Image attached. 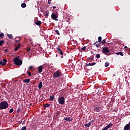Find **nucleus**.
Masks as SVG:
<instances>
[{
	"label": "nucleus",
	"instance_id": "c03bdc74",
	"mask_svg": "<svg viewBox=\"0 0 130 130\" xmlns=\"http://www.w3.org/2000/svg\"><path fill=\"white\" fill-rule=\"evenodd\" d=\"M95 46L97 48H99V45H98V44L95 45Z\"/></svg>",
	"mask_w": 130,
	"mask_h": 130
},
{
	"label": "nucleus",
	"instance_id": "4be33fe9",
	"mask_svg": "<svg viewBox=\"0 0 130 130\" xmlns=\"http://www.w3.org/2000/svg\"><path fill=\"white\" fill-rule=\"evenodd\" d=\"M98 40H99L98 42H100V43H101V42H102V37H99Z\"/></svg>",
	"mask_w": 130,
	"mask_h": 130
},
{
	"label": "nucleus",
	"instance_id": "aec40b11",
	"mask_svg": "<svg viewBox=\"0 0 130 130\" xmlns=\"http://www.w3.org/2000/svg\"><path fill=\"white\" fill-rule=\"evenodd\" d=\"M23 83H30V79H24L23 80Z\"/></svg>",
	"mask_w": 130,
	"mask_h": 130
},
{
	"label": "nucleus",
	"instance_id": "c85d7f7f",
	"mask_svg": "<svg viewBox=\"0 0 130 130\" xmlns=\"http://www.w3.org/2000/svg\"><path fill=\"white\" fill-rule=\"evenodd\" d=\"M4 36H5V34H4V33H1L0 34V38H4Z\"/></svg>",
	"mask_w": 130,
	"mask_h": 130
},
{
	"label": "nucleus",
	"instance_id": "0eeeda50",
	"mask_svg": "<svg viewBox=\"0 0 130 130\" xmlns=\"http://www.w3.org/2000/svg\"><path fill=\"white\" fill-rule=\"evenodd\" d=\"M94 110L95 112H100V111L103 110V107H102V106H96L94 108Z\"/></svg>",
	"mask_w": 130,
	"mask_h": 130
},
{
	"label": "nucleus",
	"instance_id": "f03ea898",
	"mask_svg": "<svg viewBox=\"0 0 130 130\" xmlns=\"http://www.w3.org/2000/svg\"><path fill=\"white\" fill-rule=\"evenodd\" d=\"M19 56L16 57L13 59L14 62L16 66H22V64L23 63V61L19 59Z\"/></svg>",
	"mask_w": 130,
	"mask_h": 130
},
{
	"label": "nucleus",
	"instance_id": "393cba45",
	"mask_svg": "<svg viewBox=\"0 0 130 130\" xmlns=\"http://www.w3.org/2000/svg\"><path fill=\"white\" fill-rule=\"evenodd\" d=\"M5 44V41L4 40H1L0 41V46H2V45H3V44Z\"/></svg>",
	"mask_w": 130,
	"mask_h": 130
},
{
	"label": "nucleus",
	"instance_id": "39448f33",
	"mask_svg": "<svg viewBox=\"0 0 130 130\" xmlns=\"http://www.w3.org/2000/svg\"><path fill=\"white\" fill-rule=\"evenodd\" d=\"M51 18L54 21H58V19H57V18H58V13L57 12H56L55 14L52 13Z\"/></svg>",
	"mask_w": 130,
	"mask_h": 130
},
{
	"label": "nucleus",
	"instance_id": "ea45409f",
	"mask_svg": "<svg viewBox=\"0 0 130 130\" xmlns=\"http://www.w3.org/2000/svg\"><path fill=\"white\" fill-rule=\"evenodd\" d=\"M30 50H31V48H29L28 49H27L26 50V51H27V52H29V51H30Z\"/></svg>",
	"mask_w": 130,
	"mask_h": 130
},
{
	"label": "nucleus",
	"instance_id": "49530a36",
	"mask_svg": "<svg viewBox=\"0 0 130 130\" xmlns=\"http://www.w3.org/2000/svg\"><path fill=\"white\" fill-rule=\"evenodd\" d=\"M102 130H107V128L105 127V128H103Z\"/></svg>",
	"mask_w": 130,
	"mask_h": 130
},
{
	"label": "nucleus",
	"instance_id": "ddd939ff",
	"mask_svg": "<svg viewBox=\"0 0 130 130\" xmlns=\"http://www.w3.org/2000/svg\"><path fill=\"white\" fill-rule=\"evenodd\" d=\"M91 122H89L88 123H85L84 126L86 127H90L91 126Z\"/></svg>",
	"mask_w": 130,
	"mask_h": 130
},
{
	"label": "nucleus",
	"instance_id": "20e7f679",
	"mask_svg": "<svg viewBox=\"0 0 130 130\" xmlns=\"http://www.w3.org/2000/svg\"><path fill=\"white\" fill-rule=\"evenodd\" d=\"M102 52L104 54H105L106 55H107V54H108V53H110V51H109V49H108V47H105L103 48Z\"/></svg>",
	"mask_w": 130,
	"mask_h": 130
},
{
	"label": "nucleus",
	"instance_id": "a878e982",
	"mask_svg": "<svg viewBox=\"0 0 130 130\" xmlns=\"http://www.w3.org/2000/svg\"><path fill=\"white\" fill-rule=\"evenodd\" d=\"M58 53H59V54H60V55H63V52H62L61 50L59 51L58 52Z\"/></svg>",
	"mask_w": 130,
	"mask_h": 130
},
{
	"label": "nucleus",
	"instance_id": "603ef678",
	"mask_svg": "<svg viewBox=\"0 0 130 130\" xmlns=\"http://www.w3.org/2000/svg\"><path fill=\"white\" fill-rule=\"evenodd\" d=\"M58 114H59V112H57Z\"/></svg>",
	"mask_w": 130,
	"mask_h": 130
},
{
	"label": "nucleus",
	"instance_id": "6e6552de",
	"mask_svg": "<svg viewBox=\"0 0 130 130\" xmlns=\"http://www.w3.org/2000/svg\"><path fill=\"white\" fill-rule=\"evenodd\" d=\"M38 73L39 74H41V72H42V70H43V66L41 65L39 66V67H38Z\"/></svg>",
	"mask_w": 130,
	"mask_h": 130
},
{
	"label": "nucleus",
	"instance_id": "2eb2a0df",
	"mask_svg": "<svg viewBox=\"0 0 130 130\" xmlns=\"http://www.w3.org/2000/svg\"><path fill=\"white\" fill-rule=\"evenodd\" d=\"M50 101H53L54 100V95H52L50 96V98L49 99Z\"/></svg>",
	"mask_w": 130,
	"mask_h": 130
},
{
	"label": "nucleus",
	"instance_id": "f704fd0d",
	"mask_svg": "<svg viewBox=\"0 0 130 130\" xmlns=\"http://www.w3.org/2000/svg\"><path fill=\"white\" fill-rule=\"evenodd\" d=\"M28 70H34V68L33 66H30L29 68H28Z\"/></svg>",
	"mask_w": 130,
	"mask_h": 130
},
{
	"label": "nucleus",
	"instance_id": "9d476101",
	"mask_svg": "<svg viewBox=\"0 0 130 130\" xmlns=\"http://www.w3.org/2000/svg\"><path fill=\"white\" fill-rule=\"evenodd\" d=\"M64 120L66 121H72L73 120V118H71V117H66L65 118H64Z\"/></svg>",
	"mask_w": 130,
	"mask_h": 130
},
{
	"label": "nucleus",
	"instance_id": "f8f14e48",
	"mask_svg": "<svg viewBox=\"0 0 130 130\" xmlns=\"http://www.w3.org/2000/svg\"><path fill=\"white\" fill-rule=\"evenodd\" d=\"M117 55H121V56H123V53L122 52H117L115 53Z\"/></svg>",
	"mask_w": 130,
	"mask_h": 130
},
{
	"label": "nucleus",
	"instance_id": "1a4fd4ad",
	"mask_svg": "<svg viewBox=\"0 0 130 130\" xmlns=\"http://www.w3.org/2000/svg\"><path fill=\"white\" fill-rule=\"evenodd\" d=\"M130 129V124L129 123L128 124H127L125 125V126L124 127V130H129Z\"/></svg>",
	"mask_w": 130,
	"mask_h": 130
},
{
	"label": "nucleus",
	"instance_id": "dca6fc26",
	"mask_svg": "<svg viewBox=\"0 0 130 130\" xmlns=\"http://www.w3.org/2000/svg\"><path fill=\"white\" fill-rule=\"evenodd\" d=\"M96 63H95V62H93V63H86V65H85V66L86 67H89V66H95V64Z\"/></svg>",
	"mask_w": 130,
	"mask_h": 130
},
{
	"label": "nucleus",
	"instance_id": "79ce46f5",
	"mask_svg": "<svg viewBox=\"0 0 130 130\" xmlns=\"http://www.w3.org/2000/svg\"><path fill=\"white\" fill-rule=\"evenodd\" d=\"M57 50L58 52H59L60 50H61V49H60V48L59 47H58L57 48Z\"/></svg>",
	"mask_w": 130,
	"mask_h": 130
},
{
	"label": "nucleus",
	"instance_id": "423d86ee",
	"mask_svg": "<svg viewBox=\"0 0 130 130\" xmlns=\"http://www.w3.org/2000/svg\"><path fill=\"white\" fill-rule=\"evenodd\" d=\"M62 76V74H61V73L59 72V71H57L54 73L53 77V78H59V77H61Z\"/></svg>",
	"mask_w": 130,
	"mask_h": 130
},
{
	"label": "nucleus",
	"instance_id": "a18cd8bd",
	"mask_svg": "<svg viewBox=\"0 0 130 130\" xmlns=\"http://www.w3.org/2000/svg\"><path fill=\"white\" fill-rule=\"evenodd\" d=\"M89 122H91V124L92 125H93V123H92V122H94V120H91V121H90Z\"/></svg>",
	"mask_w": 130,
	"mask_h": 130
},
{
	"label": "nucleus",
	"instance_id": "5701e85b",
	"mask_svg": "<svg viewBox=\"0 0 130 130\" xmlns=\"http://www.w3.org/2000/svg\"><path fill=\"white\" fill-rule=\"evenodd\" d=\"M26 7H27V5H26V4H25V3H22V4H21V7H22L23 8H26Z\"/></svg>",
	"mask_w": 130,
	"mask_h": 130
},
{
	"label": "nucleus",
	"instance_id": "e433bc0d",
	"mask_svg": "<svg viewBox=\"0 0 130 130\" xmlns=\"http://www.w3.org/2000/svg\"><path fill=\"white\" fill-rule=\"evenodd\" d=\"M98 42H98V41L95 42V43H94L92 44V45H96L97 44H98Z\"/></svg>",
	"mask_w": 130,
	"mask_h": 130
},
{
	"label": "nucleus",
	"instance_id": "864d4df0",
	"mask_svg": "<svg viewBox=\"0 0 130 130\" xmlns=\"http://www.w3.org/2000/svg\"><path fill=\"white\" fill-rule=\"evenodd\" d=\"M16 41L18 42L19 41H17V40H16Z\"/></svg>",
	"mask_w": 130,
	"mask_h": 130
},
{
	"label": "nucleus",
	"instance_id": "2f4dec72",
	"mask_svg": "<svg viewBox=\"0 0 130 130\" xmlns=\"http://www.w3.org/2000/svg\"><path fill=\"white\" fill-rule=\"evenodd\" d=\"M12 112H14V109L12 108L9 110V113H12Z\"/></svg>",
	"mask_w": 130,
	"mask_h": 130
},
{
	"label": "nucleus",
	"instance_id": "9b49d317",
	"mask_svg": "<svg viewBox=\"0 0 130 130\" xmlns=\"http://www.w3.org/2000/svg\"><path fill=\"white\" fill-rule=\"evenodd\" d=\"M35 24H36V25H37V26H41V21L40 20H38V21L35 22Z\"/></svg>",
	"mask_w": 130,
	"mask_h": 130
},
{
	"label": "nucleus",
	"instance_id": "a19ab883",
	"mask_svg": "<svg viewBox=\"0 0 130 130\" xmlns=\"http://www.w3.org/2000/svg\"><path fill=\"white\" fill-rule=\"evenodd\" d=\"M9 52V50H8V49H5L4 52L7 53V52Z\"/></svg>",
	"mask_w": 130,
	"mask_h": 130
},
{
	"label": "nucleus",
	"instance_id": "bb28decb",
	"mask_svg": "<svg viewBox=\"0 0 130 130\" xmlns=\"http://www.w3.org/2000/svg\"><path fill=\"white\" fill-rule=\"evenodd\" d=\"M86 46H84L82 48H81V50H82V51H86Z\"/></svg>",
	"mask_w": 130,
	"mask_h": 130
},
{
	"label": "nucleus",
	"instance_id": "5fc2aeb1",
	"mask_svg": "<svg viewBox=\"0 0 130 130\" xmlns=\"http://www.w3.org/2000/svg\"><path fill=\"white\" fill-rule=\"evenodd\" d=\"M0 40H1V38H0Z\"/></svg>",
	"mask_w": 130,
	"mask_h": 130
},
{
	"label": "nucleus",
	"instance_id": "cd10ccee",
	"mask_svg": "<svg viewBox=\"0 0 130 130\" xmlns=\"http://www.w3.org/2000/svg\"><path fill=\"white\" fill-rule=\"evenodd\" d=\"M0 64L1 66H5V64H6V62H3V61H1Z\"/></svg>",
	"mask_w": 130,
	"mask_h": 130
},
{
	"label": "nucleus",
	"instance_id": "7c9ffc66",
	"mask_svg": "<svg viewBox=\"0 0 130 130\" xmlns=\"http://www.w3.org/2000/svg\"><path fill=\"white\" fill-rule=\"evenodd\" d=\"M95 57L96 58H100V54H97L96 55H95Z\"/></svg>",
	"mask_w": 130,
	"mask_h": 130
},
{
	"label": "nucleus",
	"instance_id": "37998d69",
	"mask_svg": "<svg viewBox=\"0 0 130 130\" xmlns=\"http://www.w3.org/2000/svg\"><path fill=\"white\" fill-rule=\"evenodd\" d=\"M3 61H4V62H7V61H8V60H7V59H4Z\"/></svg>",
	"mask_w": 130,
	"mask_h": 130
},
{
	"label": "nucleus",
	"instance_id": "8fccbe9b",
	"mask_svg": "<svg viewBox=\"0 0 130 130\" xmlns=\"http://www.w3.org/2000/svg\"><path fill=\"white\" fill-rule=\"evenodd\" d=\"M48 4H49V5H50V1H49V0H48Z\"/></svg>",
	"mask_w": 130,
	"mask_h": 130
},
{
	"label": "nucleus",
	"instance_id": "412c9836",
	"mask_svg": "<svg viewBox=\"0 0 130 130\" xmlns=\"http://www.w3.org/2000/svg\"><path fill=\"white\" fill-rule=\"evenodd\" d=\"M50 106V104H45L44 105V108H46V107H49Z\"/></svg>",
	"mask_w": 130,
	"mask_h": 130
},
{
	"label": "nucleus",
	"instance_id": "c756f323",
	"mask_svg": "<svg viewBox=\"0 0 130 130\" xmlns=\"http://www.w3.org/2000/svg\"><path fill=\"white\" fill-rule=\"evenodd\" d=\"M109 66V62H106L105 64V67H106V68H107V67H108Z\"/></svg>",
	"mask_w": 130,
	"mask_h": 130
},
{
	"label": "nucleus",
	"instance_id": "f3484780",
	"mask_svg": "<svg viewBox=\"0 0 130 130\" xmlns=\"http://www.w3.org/2000/svg\"><path fill=\"white\" fill-rule=\"evenodd\" d=\"M112 125H113V124L110 123L109 125H108L106 126V128H107V129H108V128H110V127L112 126Z\"/></svg>",
	"mask_w": 130,
	"mask_h": 130
},
{
	"label": "nucleus",
	"instance_id": "7ed1b4c3",
	"mask_svg": "<svg viewBox=\"0 0 130 130\" xmlns=\"http://www.w3.org/2000/svg\"><path fill=\"white\" fill-rule=\"evenodd\" d=\"M65 101L66 99L63 96H61L58 98V102L59 104H60V105H63V104H64Z\"/></svg>",
	"mask_w": 130,
	"mask_h": 130
},
{
	"label": "nucleus",
	"instance_id": "473e14b6",
	"mask_svg": "<svg viewBox=\"0 0 130 130\" xmlns=\"http://www.w3.org/2000/svg\"><path fill=\"white\" fill-rule=\"evenodd\" d=\"M25 129H27V127H26V126H24L22 127L21 130H25Z\"/></svg>",
	"mask_w": 130,
	"mask_h": 130
},
{
	"label": "nucleus",
	"instance_id": "6ab92c4d",
	"mask_svg": "<svg viewBox=\"0 0 130 130\" xmlns=\"http://www.w3.org/2000/svg\"><path fill=\"white\" fill-rule=\"evenodd\" d=\"M8 37L9 39H13V35L12 34H7Z\"/></svg>",
	"mask_w": 130,
	"mask_h": 130
},
{
	"label": "nucleus",
	"instance_id": "a211bd4d",
	"mask_svg": "<svg viewBox=\"0 0 130 130\" xmlns=\"http://www.w3.org/2000/svg\"><path fill=\"white\" fill-rule=\"evenodd\" d=\"M42 87H43L42 82H40V83L38 84V88L39 89H41Z\"/></svg>",
	"mask_w": 130,
	"mask_h": 130
},
{
	"label": "nucleus",
	"instance_id": "f257e3e1",
	"mask_svg": "<svg viewBox=\"0 0 130 130\" xmlns=\"http://www.w3.org/2000/svg\"><path fill=\"white\" fill-rule=\"evenodd\" d=\"M9 107V104L7 101H3L0 103V110L7 109Z\"/></svg>",
	"mask_w": 130,
	"mask_h": 130
},
{
	"label": "nucleus",
	"instance_id": "de8ad7c7",
	"mask_svg": "<svg viewBox=\"0 0 130 130\" xmlns=\"http://www.w3.org/2000/svg\"><path fill=\"white\" fill-rule=\"evenodd\" d=\"M61 58H63V55H61Z\"/></svg>",
	"mask_w": 130,
	"mask_h": 130
},
{
	"label": "nucleus",
	"instance_id": "4468645a",
	"mask_svg": "<svg viewBox=\"0 0 130 130\" xmlns=\"http://www.w3.org/2000/svg\"><path fill=\"white\" fill-rule=\"evenodd\" d=\"M20 47H21V44H18V46L16 47L15 49L14 50L15 51H17L19 50V48H20Z\"/></svg>",
	"mask_w": 130,
	"mask_h": 130
},
{
	"label": "nucleus",
	"instance_id": "58836bf2",
	"mask_svg": "<svg viewBox=\"0 0 130 130\" xmlns=\"http://www.w3.org/2000/svg\"><path fill=\"white\" fill-rule=\"evenodd\" d=\"M17 113H20V108H18L17 109Z\"/></svg>",
	"mask_w": 130,
	"mask_h": 130
},
{
	"label": "nucleus",
	"instance_id": "09e8293b",
	"mask_svg": "<svg viewBox=\"0 0 130 130\" xmlns=\"http://www.w3.org/2000/svg\"><path fill=\"white\" fill-rule=\"evenodd\" d=\"M53 9H56V7L53 6Z\"/></svg>",
	"mask_w": 130,
	"mask_h": 130
},
{
	"label": "nucleus",
	"instance_id": "72a5a7b5",
	"mask_svg": "<svg viewBox=\"0 0 130 130\" xmlns=\"http://www.w3.org/2000/svg\"><path fill=\"white\" fill-rule=\"evenodd\" d=\"M49 15V12H45V16H46V17H48Z\"/></svg>",
	"mask_w": 130,
	"mask_h": 130
},
{
	"label": "nucleus",
	"instance_id": "b1692460",
	"mask_svg": "<svg viewBox=\"0 0 130 130\" xmlns=\"http://www.w3.org/2000/svg\"><path fill=\"white\" fill-rule=\"evenodd\" d=\"M55 33H56L57 34V35H60V34H59V31H58V30L57 29H55Z\"/></svg>",
	"mask_w": 130,
	"mask_h": 130
},
{
	"label": "nucleus",
	"instance_id": "3c124183",
	"mask_svg": "<svg viewBox=\"0 0 130 130\" xmlns=\"http://www.w3.org/2000/svg\"><path fill=\"white\" fill-rule=\"evenodd\" d=\"M124 48H127V47L126 46H125L124 47Z\"/></svg>",
	"mask_w": 130,
	"mask_h": 130
},
{
	"label": "nucleus",
	"instance_id": "4c0bfd02",
	"mask_svg": "<svg viewBox=\"0 0 130 130\" xmlns=\"http://www.w3.org/2000/svg\"><path fill=\"white\" fill-rule=\"evenodd\" d=\"M27 75L28 76H32V74H31V72H27Z\"/></svg>",
	"mask_w": 130,
	"mask_h": 130
},
{
	"label": "nucleus",
	"instance_id": "c9c22d12",
	"mask_svg": "<svg viewBox=\"0 0 130 130\" xmlns=\"http://www.w3.org/2000/svg\"><path fill=\"white\" fill-rule=\"evenodd\" d=\"M106 43V40L104 39L102 41L103 45V44H105Z\"/></svg>",
	"mask_w": 130,
	"mask_h": 130
}]
</instances>
